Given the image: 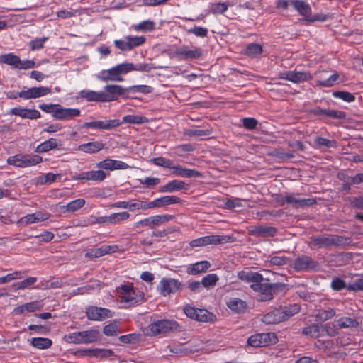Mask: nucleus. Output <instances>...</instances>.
<instances>
[{"label":"nucleus","instance_id":"f257e3e1","mask_svg":"<svg viewBox=\"0 0 363 363\" xmlns=\"http://www.w3.org/2000/svg\"><path fill=\"white\" fill-rule=\"evenodd\" d=\"M350 242V238L337 235H320L311 238V243L320 248L342 247Z\"/></svg>","mask_w":363,"mask_h":363},{"label":"nucleus","instance_id":"f03ea898","mask_svg":"<svg viewBox=\"0 0 363 363\" xmlns=\"http://www.w3.org/2000/svg\"><path fill=\"white\" fill-rule=\"evenodd\" d=\"M131 67L128 62L121 63L116 66L106 69L102 70L98 75L97 78L102 82L114 81L123 82V75L129 72L128 69Z\"/></svg>","mask_w":363,"mask_h":363},{"label":"nucleus","instance_id":"7ed1b4c3","mask_svg":"<svg viewBox=\"0 0 363 363\" xmlns=\"http://www.w3.org/2000/svg\"><path fill=\"white\" fill-rule=\"evenodd\" d=\"M178 327L177 322L169 320H160L150 324L143 329L145 335H157L161 333H167L176 330Z\"/></svg>","mask_w":363,"mask_h":363},{"label":"nucleus","instance_id":"20e7f679","mask_svg":"<svg viewBox=\"0 0 363 363\" xmlns=\"http://www.w3.org/2000/svg\"><path fill=\"white\" fill-rule=\"evenodd\" d=\"M291 5L299 13L300 15L303 16L307 21H325L328 18L327 15L323 13H318L313 16H311V6L302 0H291Z\"/></svg>","mask_w":363,"mask_h":363},{"label":"nucleus","instance_id":"39448f33","mask_svg":"<svg viewBox=\"0 0 363 363\" xmlns=\"http://www.w3.org/2000/svg\"><path fill=\"white\" fill-rule=\"evenodd\" d=\"M42 162L43 158L37 155H16L7 160L9 164L21 168L34 166Z\"/></svg>","mask_w":363,"mask_h":363},{"label":"nucleus","instance_id":"423d86ee","mask_svg":"<svg viewBox=\"0 0 363 363\" xmlns=\"http://www.w3.org/2000/svg\"><path fill=\"white\" fill-rule=\"evenodd\" d=\"M250 287L258 293L257 299L260 301H267L272 299L274 284L268 283V280L262 277L261 281L250 284Z\"/></svg>","mask_w":363,"mask_h":363},{"label":"nucleus","instance_id":"0eeeda50","mask_svg":"<svg viewBox=\"0 0 363 363\" xmlns=\"http://www.w3.org/2000/svg\"><path fill=\"white\" fill-rule=\"evenodd\" d=\"M106 92H102L103 102H110L118 99V96H128V87L125 88L117 84H109L104 86Z\"/></svg>","mask_w":363,"mask_h":363},{"label":"nucleus","instance_id":"6e6552de","mask_svg":"<svg viewBox=\"0 0 363 363\" xmlns=\"http://www.w3.org/2000/svg\"><path fill=\"white\" fill-rule=\"evenodd\" d=\"M231 242V237L228 235H212L195 239L190 242L191 247H201L210 244L217 245Z\"/></svg>","mask_w":363,"mask_h":363},{"label":"nucleus","instance_id":"1a4fd4ad","mask_svg":"<svg viewBox=\"0 0 363 363\" xmlns=\"http://www.w3.org/2000/svg\"><path fill=\"white\" fill-rule=\"evenodd\" d=\"M280 202L282 205L288 203L294 208H305L315 203L313 199H301L298 194H291L281 196Z\"/></svg>","mask_w":363,"mask_h":363},{"label":"nucleus","instance_id":"9d476101","mask_svg":"<svg viewBox=\"0 0 363 363\" xmlns=\"http://www.w3.org/2000/svg\"><path fill=\"white\" fill-rule=\"evenodd\" d=\"M174 218L172 215H156L145 218L135 223V228L149 227L153 228L164 224Z\"/></svg>","mask_w":363,"mask_h":363},{"label":"nucleus","instance_id":"9b49d317","mask_svg":"<svg viewBox=\"0 0 363 363\" xmlns=\"http://www.w3.org/2000/svg\"><path fill=\"white\" fill-rule=\"evenodd\" d=\"M86 313L89 320L95 321H101L113 316V313L110 310L96 306L88 307Z\"/></svg>","mask_w":363,"mask_h":363},{"label":"nucleus","instance_id":"f8f14e48","mask_svg":"<svg viewBox=\"0 0 363 363\" xmlns=\"http://www.w3.org/2000/svg\"><path fill=\"white\" fill-rule=\"evenodd\" d=\"M318 267V263L311 257L302 255L296 258L291 267L296 271H309L314 270Z\"/></svg>","mask_w":363,"mask_h":363},{"label":"nucleus","instance_id":"ddd939ff","mask_svg":"<svg viewBox=\"0 0 363 363\" xmlns=\"http://www.w3.org/2000/svg\"><path fill=\"white\" fill-rule=\"evenodd\" d=\"M279 79L288 80L294 83H301L313 78L309 72L299 71H289L279 74Z\"/></svg>","mask_w":363,"mask_h":363},{"label":"nucleus","instance_id":"4468645a","mask_svg":"<svg viewBox=\"0 0 363 363\" xmlns=\"http://www.w3.org/2000/svg\"><path fill=\"white\" fill-rule=\"evenodd\" d=\"M121 124V121L118 119L108 120V121H94L91 122H86L82 125L84 128H94L104 130H110L113 128L118 127Z\"/></svg>","mask_w":363,"mask_h":363},{"label":"nucleus","instance_id":"2eb2a0df","mask_svg":"<svg viewBox=\"0 0 363 363\" xmlns=\"http://www.w3.org/2000/svg\"><path fill=\"white\" fill-rule=\"evenodd\" d=\"M51 93V89L45 86L33 87L18 93L19 97L25 99H36Z\"/></svg>","mask_w":363,"mask_h":363},{"label":"nucleus","instance_id":"dca6fc26","mask_svg":"<svg viewBox=\"0 0 363 363\" xmlns=\"http://www.w3.org/2000/svg\"><path fill=\"white\" fill-rule=\"evenodd\" d=\"M182 286V284L174 279H162L160 281V291L162 296H166L181 289Z\"/></svg>","mask_w":363,"mask_h":363},{"label":"nucleus","instance_id":"f3484780","mask_svg":"<svg viewBox=\"0 0 363 363\" xmlns=\"http://www.w3.org/2000/svg\"><path fill=\"white\" fill-rule=\"evenodd\" d=\"M80 110L78 108H63L60 104L55 111L54 118L57 120H70L80 115Z\"/></svg>","mask_w":363,"mask_h":363},{"label":"nucleus","instance_id":"a211bd4d","mask_svg":"<svg viewBox=\"0 0 363 363\" xmlns=\"http://www.w3.org/2000/svg\"><path fill=\"white\" fill-rule=\"evenodd\" d=\"M106 173L101 170H93L79 173L74 177V179L101 182L106 178Z\"/></svg>","mask_w":363,"mask_h":363},{"label":"nucleus","instance_id":"6ab92c4d","mask_svg":"<svg viewBox=\"0 0 363 363\" xmlns=\"http://www.w3.org/2000/svg\"><path fill=\"white\" fill-rule=\"evenodd\" d=\"M180 202L181 199L176 196H165L150 202L149 206H150V208H160Z\"/></svg>","mask_w":363,"mask_h":363},{"label":"nucleus","instance_id":"aec40b11","mask_svg":"<svg viewBox=\"0 0 363 363\" xmlns=\"http://www.w3.org/2000/svg\"><path fill=\"white\" fill-rule=\"evenodd\" d=\"M118 250V247L116 245H103L101 247L93 249L88 251L85 254V257L87 258H93V257H100L106 254H109L111 252H115Z\"/></svg>","mask_w":363,"mask_h":363},{"label":"nucleus","instance_id":"412c9836","mask_svg":"<svg viewBox=\"0 0 363 363\" xmlns=\"http://www.w3.org/2000/svg\"><path fill=\"white\" fill-rule=\"evenodd\" d=\"M10 113L23 118L37 119L40 118V112L35 109H27L20 107L13 108L11 110Z\"/></svg>","mask_w":363,"mask_h":363},{"label":"nucleus","instance_id":"4be33fe9","mask_svg":"<svg viewBox=\"0 0 363 363\" xmlns=\"http://www.w3.org/2000/svg\"><path fill=\"white\" fill-rule=\"evenodd\" d=\"M277 233V229L268 225H257L252 227L250 233L256 236L272 237Z\"/></svg>","mask_w":363,"mask_h":363},{"label":"nucleus","instance_id":"5701e85b","mask_svg":"<svg viewBox=\"0 0 363 363\" xmlns=\"http://www.w3.org/2000/svg\"><path fill=\"white\" fill-rule=\"evenodd\" d=\"M82 344L96 342L101 339L100 332L96 329H91L80 332Z\"/></svg>","mask_w":363,"mask_h":363},{"label":"nucleus","instance_id":"b1692460","mask_svg":"<svg viewBox=\"0 0 363 363\" xmlns=\"http://www.w3.org/2000/svg\"><path fill=\"white\" fill-rule=\"evenodd\" d=\"M100 168L114 170V169H125L128 168V164L123 162L118 161L111 159H106L98 164Z\"/></svg>","mask_w":363,"mask_h":363},{"label":"nucleus","instance_id":"393cba45","mask_svg":"<svg viewBox=\"0 0 363 363\" xmlns=\"http://www.w3.org/2000/svg\"><path fill=\"white\" fill-rule=\"evenodd\" d=\"M177 55L182 59H197L202 55V52L197 48L189 49L187 47H182L177 50Z\"/></svg>","mask_w":363,"mask_h":363},{"label":"nucleus","instance_id":"a878e982","mask_svg":"<svg viewBox=\"0 0 363 363\" xmlns=\"http://www.w3.org/2000/svg\"><path fill=\"white\" fill-rule=\"evenodd\" d=\"M104 148V144L100 141H94L82 144L78 146L77 150L85 153L94 154Z\"/></svg>","mask_w":363,"mask_h":363},{"label":"nucleus","instance_id":"bb28decb","mask_svg":"<svg viewBox=\"0 0 363 363\" xmlns=\"http://www.w3.org/2000/svg\"><path fill=\"white\" fill-rule=\"evenodd\" d=\"M189 184H186L182 181L173 180L168 182L166 185L161 186L160 189V192H174L175 191L189 189Z\"/></svg>","mask_w":363,"mask_h":363},{"label":"nucleus","instance_id":"cd10ccee","mask_svg":"<svg viewBox=\"0 0 363 363\" xmlns=\"http://www.w3.org/2000/svg\"><path fill=\"white\" fill-rule=\"evenodd\" d=\"M172 174L182 177H201V173L195 170L182 167L181 165H174L173 164Z\"/></svg>","mask_w":363,"mask_h":363},{"label":"nucleus","instance_id":"c85d7f7f","mask_svg":"<svg viewBox=\"0 0 363 363\" xmlns=\"http://www.w3.org/2000/svg\"><path fill=\"white\" fill-rule=\"evenodd\" d=\"M238 277L242 281L254 284L262 279V276L252 271H241L238 273Z\"/></svg>","mask_w":363,"mask_h":363},{"label":"nucleus","instance_id":"c756f323","mask_svg":"<svg viewBox=\"0 0 363 363\" xmlns=\"http://www.w3.org/2000/svg\"><path fill=\"white\" fill-rule=\"evenodd\" d=\"M60 141L55 138H50L40 145H38L35 149V152L38 153H43L49 150L57 148L60 145Z\"/></svg>","mask_w":363,"mask_h":363},{"label":"nucleus","instance_id":"7c9ffc66","mask_svg":"<svg viewBox=\"0 0 363 363\" xmlns=\"http://www.w3.org/2000/svg\"><path fill=\"white\" fill-rule=\"evenodd\" d=\"M84 355L94 356L96 357H108L113 354V352L111 350L106 349H86L82 351Z\"/></svg>","mask_w":363,"mask_h":363},{"label":"nucleus","instance_id":"2f4dec72","mask_svg":"<svg viewBox=\"0 0 363 363\" xmlns=\"http://www.w3.org/2000/svg\"><path fill=\"white\" fill-rule=\"evenodd\" d=\"M210 267L211 264L208 261H201L189 265L187 272L189 274L196 275L206 272Z\"/></svg>","mask_w":363,"mask_h":363},{"label":"nucleus","instance_id":"473e14b6","mask_svg":"<svg viewBox=\"0 0 363 363\" xmlns=\"http://www.w3.org/2000/svg\"><path fill=\"white\" fill-rule=\"evenodd\" d=\"M227 306L230 310L236 313H242L247 308V303L245 301L238 298H230L227 302Z\"/></svg>","mask_w":363,"mask_h":363},{"label":"nucleus","instance_id":"72a5a7b5","mask_svg":"<svg viewBox=\"0 0 363 363\" xmlns=\"http://www.w3.org/2000/svg\"><path fill=\"white\" fill-rule=\"evenodd\" d=\"M326 72H322L321 79H319L316 82L317 85L323 86V87H330L333 86L335 82L339 78V74L337 72H335L330 77H327Z\"/></svg>","mask_w":363,"mask_h":363},{"label":"nucleus","instance_id":"f704fd0d","mask_svg":"<svg viewBox=\"0 0 363 363\" xmlns=\"http://www.w3.org/2000/svg\"><path fill=\"white\" fill-rule=\"evenodd\" d=\"M79 97L86 99L88 101L103 102L102 92L91 90H82L79 94Z\"/></svg>","mask_w":363,"mask_h":363},{"label":"nucleus","instance_id":"c9c22d12","mask_svg":"<svg viewBox=\"0 0 363 363\" xmlns=\"http://www.w3.org/2000/svg\"><path fill=\"white\" fill-rule=\"evenodd\" d=\"M279 313V309L276 308L271 312L264 315L262 318V321L266 324H276L283 321V316Z\"/></svg>","mask_w":363,"mask_h":363},{"label":"nucleus","instance_id":"e433bc0d","mask_svg":"<svg viewBox=\"0 0 363 363\" xmlns=\"http://www.w3.org/2000/svg\"><path fill=\"white\" fill-rule=\"evenodd\" d=\"M279 313L281 316H283V321L287 320L289 318L293 316L294 315L298 313L300 311V307L298 305L294 304L289 307H280L278 308Z\"/></svg>","mask_w":363,"mask_h":363},{"label":"nucleus","instance_id":"4c0bfd02","mask_svg":"<svg viewBox=\"0 0 363 363\" xmlns=\"http://www.w3.org/2000/svg\"><path fill=\"white\" fill-rule=\"evenodd\" d=\"M149 120L143 116L140 115H128L123 117L122 123H130V124H143L147 123Z\"/></svg>","mask_w":363,"mask_h":363},{"label":"nucleus","instance_id":"58836bf2","mask_svg":"<svg viewBox=\"0 0 363 363\" xmlns=\"http://www.w3.org/2000/svg\"><path fill=\"white\" fill-rule=\"evenodd\" d=\"M85 203V201L83 199H78L76 200H74L69 203H67L66 206H63L61 207V208L65 211L68 212H74L81 208L84 206Z\"/></svg>","mask_w":363,"mask_h":363},{"label":"nucleus","instance_id":"ea45409f","mask_svg":"<svg viewBox=\"0 0 363 363\" xmlns=\"http://www.w3.org/2000/svg\"><path fill=\"white\" fill-rule=\"evenodd\" d=\"M348 291H363V274L356 276L350 281Z\"/></svg>","mask_w":363,"mask_h":363},{"label":"nucleus","instance_id":"a19ab883","mask_svg":"<svg viewBox=\"0 0 363 363\" xmlns=\"http://www.w3.org/2000/svg\"><path fill=\"white\" fill-rule=\"evenodd\" d=\"M37 281V278L35 277H30L27 279L16 282L13 284L12 287L15 290H23L33 286Z\"/></svg>","mask_w":363,"mask_h":363},{"label":"nucleus","instance_id":"79ce46f5","mask_svg":"<svg viewBox=\"0 0 363 363\" xmlns=\"http://www.w3.org/2000/svg\"><path fill=\"white\" fill-rule=\"evenodd\" d=\"M337 325L341 328H357L359 323L356 319L342 317L337 320Z\"/></svg>","mask_w":363,"mask_h":363},{"label":"nucleus","instance_id":"37998d69","mask_svg":"<svg viewBox=\"0 0 363 363\" xmlns=\"http://www.w3.org/2000/svg\"><path fill=\"white\" fill-rule=\"evenodd\" d=\"M0 62L17 68L18 64L20 63V58L13 53H9L0 55Z\"/></svg>","mask_w":363,"mask_h":363},{"label":"nucleus","instance_id":"c03bdc74","mask_svg":"<svg viewBox=\"0 0 363 363\" xmlns=\"http://www.w3.org/2000/svg\"><path fill=\"white\" fill-rule=\"evenodd\" d=\"M31 344L38 349H47L52 345V341L45 337H33L31 340Z\"/></svg>","mask_w":363,"mask_h":363},{"label":"nucleus","instance_id":"a18cd8bd","mask_svg":"<svg viewBox=\"0 0 363 363\" xmlns=\"http://www.w3.org/2000/svg\"><path fill=\"white\" fill-rule=\"evenodd\" d=\"M130 218L128 212L112 213L109 216V224H118L122 221L126 220Z\"/></svg>","mask_w":363,"mask_h":363},{"label":"nucleus","instance_id":"49530a36","mask_svg":"<svg viewBox=\"0 0 363 363\" xmlns=\"http://www.w3.org/2000/svg\"><path fill=\"white\" fill-rule=\"evenodd\" d=\"M350 281L347 280L342 279L340 277H335L333 279L330 286L334 291H340L344 289H347L348 290Z\"/></svg>","mask_w":363,"mask_h":363},{"label":"nucleus","instance_id":"de8ad7c7","mask_svg":"<svg viewBox=\"0 0 363 363\" xmlns=\"http://www.w3.org/2000/svg\"><path fill=\"white\" fill-rule=\"evenodd\" d=\"M258 335L263 347L275 344L277 341V337L274 333H259Z\"/></svg>","mask_w":363,"mask_h":363},{"label":"nucleus","instance_id":"09e8293b","mask_svg":"<svg viewBox=\"0 0 363 363\" xmlns=\"http://www.w3.org/2000/svg\"><path fill=\"white\" fill-rule=\"evenodd\" d=\"M103 333L106 336H115L120 333L118 325L116 321H113L104 326Z\"/></svg>","mask_w":363,"mask_h":363},{"label":"nucleus","instance_id":"8fccbe9b","mask_svg":"<svg viewBox=\"0 0 363 363\" xmlns=\"http://www.w3.org/2000/svg\"><path fill=\"white\" fill-rule=\"evenodd\" d=\"M125 39L128 40L130 50L143 45L145 41V38L143 36L128 35L125 36Z\"/></svg>","mask_w":363,"mask_h":363},{"label":"nucleus","instance_id":"3c124183","mask_svg":"<svg viewBox=\"0 0 363 363\" xmlns=\"http://www.w3.org/2000/svg\"><path fill=\"white\" fill-rule=\"evenodd\" d=\"M289 259L285 256H273L267 261V266H283L286 264Z\"/></svg>","mask_w":363,"mask_h":363},{"label":"nucleus","instance_id":"603ef678","mask_svg":"<svg viewBox=\"0 0 363 363\" xmlns=\"http://www.w3.org/2000/svg\"><path fill=\"white\" fill-rule=\"evenodd\" d=\"M218 279V277L216 274H209L203 277L201 284L203 287L210 288L215 286Z\"/></svg>","mask_w":363,"mask_h":363},{"label":"nucleus","instance_id":"864d4df0","mask_svg":"<svg viewBox=\"0 0 363 363\" xmlns=\"http://www.w3.org/2000/svg\"><path fill=\"white\" fill-rule=\"evenodd\" d=\"M199 315H197V321L201 322H213L216 317L215 315L205 309H199Z\"/></svg>","mask_w":363,"mask_h":363},{"label":"nucleus","instance_id":"5fc2aeb1","mask_svg":"<svg viewBox=\"0 0 363 363\" xmlns=\"http://www.w3.org/2000/svg\"><path fill=\"white\" fill-rule=\"evenodd\" d=\"M129 209L130 210H133V209H137V210H140V209H143V210H146V209H149L150 208V202L149 203H146V202H144V201H140V200H131V201H129Z\"/></svg>","mask_w":363,"mask_h":363},{"label":"nucleus","instance_id":"6e6d98bb","mask_svg":"<svg viewBox=\"0 0 363 363\" xmlns=\"http://www.w3.org/2000/svg\"><path fill=\"white\" fill-rule=\"evenodd\" d=\"M262 51V47L257 43L250 44L246 48V54L251 57L259 55Z\"/></svg>","mask_w":363,"mask_h":363},{"label":"nucleus","instance_id":"4d7b16f0","mask_svg":"<svg viewBox=\"0 0 363 363\" xmlns=\"http://www.w3.org/2000/svg\"><path fill=\"white\" fill-rule=\"evenodd\" d=\"M232 4L225 3H216L212 4L211 11L213 14H221L225 12L229 6H232Z\"/></svg>","mask_w":363,"mask_h":363},{"label":"nucleus","instance_id":"13d9d810","mask_svg":"<svg viewBox=\"0 0 363 363\" xmlns=\"http://www.w3.org/2000/svg\"><path fill=\"white\" fill-rule=\"evenodd\" d=\"M242 200L239 198L228 199L224 204V207L227 209H233L242 206Z\"/></svg>","mask_w":363,"mask_h":363},{"label":"nucleus","instance_id":"bf43d9fd","mask_svg":"<svg viewBox=\"0 0 363 363\" xmlns=\"http://www.w3.org/2000/svg\"><path fill=\"white\" fill-rule=\"evenodd\" d=\"M155 165L163 167L166 168L172 169L173 167V162L169 159H166L162 157L153 158L152 160Z\"/></svg>","mask_w":363,"mask_h":363},{"label":"nucleus","instance_id":"052dcab7","mask_svg":"<svg viewBox=\"0 0 363 363\" xmlns=\"http://www.w3.org/2000/svg\"><path fill=\"white\" fill-rule=\"evenodd\" d=\"M155 28V23L151 21H145L138 25L134 26L135 30L148 31L152 30Z\"/></svg>","mask_w":363,"mask_h":363},{"label":"nucleus","instance_id":"680f3d73","mask_svg":"<svg viewBox=\"0 0 363 363\" xmlns=\"http://www.w3.org/2000/svg\"><path fill=\"white\" fill-rule=\"evenodd\" d=\"M185 135L191 137L208 136L210 135V131L208 130L188 129L185 130Z\"/></svg>","mask_w":363,"mask_h":363},{"label":"nucleus","instance_id":"e2e57ef3","mask_svg":"<svg viewBox=\"0 0 363 363\" xmlns=\"http://www.w3.org/2000/svg\"><path fill=\"white\" fill-rule=\"evenodd\" d=\"M333 95L335 97L341 99L347 102H352L354 101L355 99L354 95L352 94L351 93L343 91H334Z\"/></svg>","mask_w":363,"mask_h":363},{"label":"nucleus","instance_id":"0e129e2a","mask_svg":"<svg viewBox=\"0 0 363 363\" xmlns=\"http://www.w3.org/2000/svg\"><path fill=\"white\" fill-rule=\"evenodd\" d=\"M335 315V311L332 308L319 311L317 314V317L321 321H326L328 319L332 318Z\"/></svg>","mask_w":363,"mask_h":363},{"label":"nucleus","instance_id":"69168bd1","mask_svg":"<svg viewBox=\"0 0 363 363\" xmlns=\"http://www.w3.org/2000/svg\"><path fill=\"white\" fill-rule=\"evenodd\" d=\"M64 340L68 343L82 344L80 332H76L65 335L64 337Z\"/></svg>","mask_w":363,"mask_h":363},{"label":"nucleus","instance_id":"338daca9","mask_svg":"<svg viewBox=\"0 0 363 363\" xmlns=\"http://www.w3.org/2000/svg\"><path fill=\"white\" fill-rule=\"evenodd\" d=\"M303 333L311 337H318L319 335V326L316 324L311 325L303 328Z\"/></svg>","mask_w":363,"mask_h":363},{"label":"nucleus","instance_id":"774afa93","mask_svg":"<svg viewBox=\"0 0 363 363\" xmlns=\"http://www.w3.org/2000/svg\"><path fill=\"white\" fill-rule=\"evenodd\" d=\"M139 337H140V335L138 334L132 333V334L121 335V336H120L119 340L123 343H126V344L135 343L137 341H138Z\"/></svg>","mask_w":363,"mask_h":363}]
</instances>
